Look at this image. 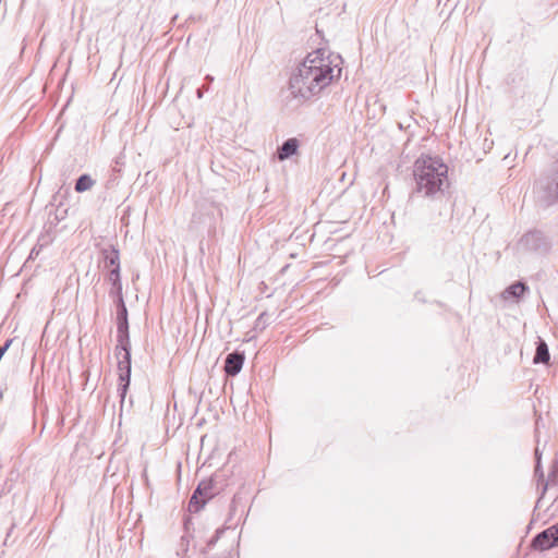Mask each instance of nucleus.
Here are the masks:
<instances>
[{
    "instance_id": "12",
    "label": "nucleus",
    "mask_w": 558,
    "mask_h": 558,
    "mask_svg": "<svg viewBox=\"0 0 558 558\" xmlns=\"http://www.w3.org/2000/svg\"><path fill=\"white\" fill-rule=\"evenodd\" d=\"M107 279L112 286L109 291V295L121 294L122 293V282H121L120 272H118L117 269L109 270Z\"/></svg>"
},
{
    "instance_id": "7",
    "label": "nucleus",
    "mask_w": 558,
    "mask_h": 558,
    "mask_svg": "<svg viewBox=\"0 0 558 558\" xmlns=\"http://www.w3.org/2000/svg\"><path fill=\"white\" fill-rule=\"evenodd\" d=\"M130 340L128 308H118L117 311V342L128 344Z\"/></svg>"
},
{
    "instance_id": "16",
    "label": "nucleus",
    "mask_w": 558,
    "mask_h": 558,
    "mask_svg": "<svg viewBox=\"0 0 558 558\" xmlns=\"http://www.w3.org/2000/svg\"><path fill=\"white\" fill-rule=\"evenodd\" d=\"M268 318H269V316L266 312L260 313L255 320L254 330H259V331L264 330L266 328V326L268 325Z\"/></svg>"
},
{
    "instance_id": "5",
    "label": "nucleus",
    "mask_w": 558,
    "mask_h": 558,
    "mask_svg": "<svg viewBox=\"0 0 558 558\" xmlns=\"http://www.w3.org/2000/svg\"><path fill=\"white\" fill-rule=\"evenodd\" d=\"M520 245L523 250L539 255L547 254L551 248V242L548 236L538 230L525 233L520 240Z\"/></svg>"
},
{
    "instance_id": "15",
    "label": "nucleus",
    "mask_w": 558,
    "mask_h": 558,
    "mask_svg": "<svg viewBox=\"0 0 558 558\" xmlns=\"http://www.w3.org/2000/svg\"><path fill=\"white\" fill-rule=\"evenodd\" d=\"M94 184H95V181L92 179L90 175L82 174L76 180L74 189L77 193H83L85 191L90 190L94 186Z\"/></svg>"
},
{
    "instance_id": "1",
    "label": "nucleus",
    "mask_w": 558,
    "mask_h": 558,
    "mask_svg": "<svg viewBox=\"0 0 558 558\" xmlns=\"http://www.w3.org/2000/svg\"><path fill=\"white\" fill-rule=\"evenodd\" d=\"M340 56L326 54L325 49L310 52L292 73L289 90L293 98L308 100L341 75Z\"/></svg>"
},
{
    "instance_id": "25",
    "label": "nucleus",
    "mask_w": 558,
    "mask_h": 558,
    "mask_svg": "<svg viewBox=\"0 0 558 558\" xmlns=\"http://www.w3.org/2000/svg\"><path fill=\"white\" fill-rule=\"evenodd\" d=\"M202 88H203L204 90H208L209 85H207V86H203Z\"/></svg>"
},
{
    "instance_id": "21",
    "label": "nucleus",
    "mask_w": 558,
    "mask_h": 558,
    "mask_svg": "<svg viewBox=\"0 0 558 558\" xmlns=\"http://www.w3.org/2000/svg\"><path fill=\"white\" fill-rule=\"evenodd\" d=\"M204 92H205V90H204L202 87H201V88H198V89L196 90L197 98H199V99H201V98L203 97V95H204Z\"/></svg>"
},
{
    "instance_id": "14",
    "label": "nucleus",
    "mask_w": 558,
    "mask_h": 558,
    "mask_svg": "<svg viewBox=\"0 0 558 558\" xmlns=\"http://www.w3.org/2000/svg\"><path fill=\"white\" fill-rule=\"evenodd\" d=\"M190 542H191V537L189 535L181 536L179 543L177 544V548H175L177 558H191L189 555Z\"/></svg>"
},
{
    "instance_id": "10",
    "label": "nucleus",
    "mask_w": 558,
    "mask_h": 558,
    "mask_svg": "<svg viewBox=\"0 0 558 558\" xmlns=\"http://www.w3.org/2000/svg\"><path fill=\"white\" fill-rule=\"evenodd\" d=\"M299 146H300V143H299L298 138H295V137L288 138L287 141H284L282 143V145L280 147H278L277 158L280 161L289 159L290 157H292L293 155H295L298 153Z\"/></svg>"
},
{
    "instance_id": "9",
    "label": "nucleus",
    "mask_w": 558,
    "mask_h": 558,
    "mask_svg": "<svg viewBox=\"0 0 558 558\" xmlns=\"http://www.w3.org/2000/svg\"><path fill=\"white\" fill-rule=\"evenodd\" d=\"M104 256L105 268L109 270H118L120 272V253L119 250L110 245L107 248L101 250Z\"/></svg>"
},
{
    "instance_id": "22",
    "label": "nucleus",
    "mask_w": 558,
    "mask_h": 558,
    "mask_svg": "<svg viewBox=\"0 0 558 558\" xmlns=\"http://www.w3.org/2000/svg\"><path fill=\"white\" fill-rule=\"evenodd\" d=\"M205 80L208 82V85L214 81V77L211 75H206Z\"/></svg>"
},
{
    "instance_id": "8",
    "label": "nucleus",
    "mask_w": 558,
    "mask_h": 558,
    "mask_svg": "<svg viewBox=\"0 0 558 558\" xmlns=\"http://www.w3.org/2000/svg\"><path fill=\"white\" fill-rule=\"evenodd\" d=\"M245 356L244 353L234 351L232 353H229L225 361V372L228 376H235L238 375L244 363Z\"/></svg>"
},
{
    "instance_id": "3",
    "label": "nucleus",
    "mask_w": 558,
    "mask_h": 558,
    "mask_svg": "<svg viewBox=\"0 0 558 558\" xmlns=\"http://www.w3.org/2000/svg\"><path fill=\"white\" fill-rule=\"evenodd\" d=\"M116 355L118 357L119 387L118 392L121 402L124 401L126 391L131 380V342L128 344L119 343L116 347Z\"/></svg>"
},
{
    "instance_id": "18",
    "label": "nucleus",
    "mask_w": 558,
    "mask_h": 558,
    "mask_svg": "<svg viewBox=\"0 0 558 558\" xmlns=\"http://www.w3.org/2000/svg\"><path fill=\"white\" fill-rule=\"evenodd\" d=\"M535 458H536V465H535V475L538 476L541 480L544 478V473L542 471L541 466V452L538 446L535 448Z\"/></svg>"
},
{
    "instance_id": "19",
    "label": "nucleus",
    "mask_w": 558,
    "mask_h": 558,
    "mask_svg": "<svg viewBox=\"0 0 558 558\" xmlns=\"http://www.w3.org/2000/svg\"><path fill=\"white\" fill-rule=\"evenodd\" d=\"M111 296L114 299V302H116V305H117V310L118 308L126 307L125 303H124V300H123V293L114 294V295H111Z\"/></svg>"
},
{
    "instance_id": "23",
    "label": "nucleus",
    "mask_w": 558,
    "mask_h": 558,
    "mask_svg": "<svg viewBox=\"0 0 558 558\" xmlns=\"http://www.w3.org/2000/svg\"><path fill=\"white\" fill-rule=\"evenodd\" d=\"M41 248V246L37 250V246H35L32 252H31V256H33L34 254H38L39 250Z\"/></svg>"
},
{
    "instance_id": "24",
    "label": "nucleus",
    "mask_w": 558,
    "mask_h": 558,
    "mask_svg": "<svg viewBox=\"0 0 558 558\" xmlns=\"http://www.w3.org/2000/svg\"><path fill=\"white\" fill-rule=\"evenodd\" d=\"M538 428H539V422L538 420L536 421V432H538Z\"/></svg>"
},
{
    "instance_id": "13",
    "label": "nucleus",
    "mask_w": 558,
    "mask_h": 558,
    "mask_svg": "<svg viewBox=\"0 0 558 558\" xmlns=\"http://www.w3.org/2000/svg\"><path fill=\"white\" fill-rule=\"evenodd\" d=\"M527 290V286L523 282H515L513 284H511L510 287H508L504 293H502V296L505 299H508V298H514V299H519L525 291Z\"/></svg>"
},
{
    "instance_id": "11",
    "label": "nucleus",
    "mask_w": 558,
    "mask_h": 558,
    "mask_svg": "<svg viewBox=\"0 0 558 558\" xmlns=\"http://www.w3.org/2000/svg\"><path fill=\"white\" fill-rule=\"evenodd\" d=\"M549 359H550V354H549L547 343L542 338H538V340L536 342V351H535V355L533 357V363L534 364L548 363Z\"/></svg>"
},
{
    "instance_id": "17",
    "label": "nucleus",
    "mask_w": 558,
    "mask_h": 558,
    "mask_svg": "<svg viewBox=\"0 0 558 558\" xmlns=\"http://www.w3.org/2000/svg\"><path fill=\"white\" fill-rule=\"evenodd\" d=\"M556 484L558 485V460L553 465V470L549 474V478L544 487V490L547 488L548 485H556Z\"/></svg>"
},
{
    "instance_id": "20",
    "label": "nucleus",
    "mask_w": 558,
    "mask_h": 558,
    "mask_svg": "<svg viewBox=\"0 0 558 558\" xmlns=\"http://www.w3.org/2000/svg\"><path fill=\"white\" fill-rule=\"evenodd\" d=\"M223 529H218L215 535L208 541L207 546L211 547L219 539L220 535L223 533Z\"/></svg>"
},
{
    "instance_id": "2",
    "label": "nucleus",
    "mask_w": 558,
    "mask_h": 558,
    "mask_svg": "<svg viewBox=\"0 0 558 558\" xmlns=\"http://www.w3.org/2000/svg\"><path fill=\"white\" fill-rule=\"evenodd\" d=\"M414 193L427 198H439L449 187L448 166L439 157L422 155L413 166Z\"/></svg>"
},
{
    "instance_id": "4",
    "label": "nucleus",
    "mask_w": 558,
    "mask_h": 558,
    "mask_svg": "<svg viewBox=\"0 0 558 558\" xmlns=\"http://www.w3.org/2000/svg\"><path fill=\"white\" fill-rule=\"evenodd\" d=\"M220 489L218 475H214L209 480H203L191 496L189 511L198 512L209 499L219 494Z\"/></svg>"
},
{
    "instance_id": "6",
    "label": "nucleus",
    "mask_w": 558,
    "mask_h": 558,
    "mask_svg": "<svg viewBox=\"0 0 558 558\" xmlns=\"http://www.w3.org/2000/svg\"><path fill=\"white\" fill-rule=\"evenodd\" d=\"M558 546V523L536 534L532 539V548L544 551Z\"/></svg>"
}]
</instances>
